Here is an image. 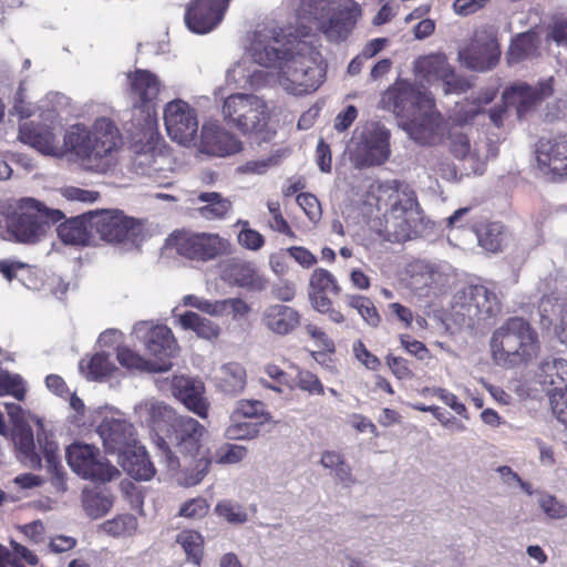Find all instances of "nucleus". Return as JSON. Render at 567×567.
I'll list each match as a JSON object with an SVG mask.
<instances>
[{"instance_id": "f257e3e1", "label": "nucleus", "mask_w": 567, "mask_h": 567, "mask_svg": "<svg viewBox=\"0 0 567 567\" xmlns=\"http://www.w3.org/2000/svg\"><path fill=\"white\" fill-rule=\"evenodd\" d=\"M301 23L311 22L331 42L344 41L353 30L361 9L353 0H290ZM300 35L275 21L258 24L250 40L252 59L277 69V81L288 93L308 94L323 82L326 66L320 51L306 38L310 27L301 24Z\"/></svg>"}, {"instance_id": "f03ea898", "label": "nucleus", "mask_w": 567, "mask_h": 567, "mask_svg": "<svg viewBox=\"0 0 567 567\" xmlns=\"http://www.w3.org/2000/svg\"><path fill=\"white\" fill-rule=\"evenodd\" d=\"M50 115L49 123L21 124L19 140L45 155L59 156L64 150L81 167L94 173H106L116 164L115 153L121 143V134L111 120L99 117L91 127L82 124L70 126L60 146L62 125L53 114Z\"/></svg>"}, {"instance_id": "7ed1b4c3", "label": "nucleus", "mask_w": 567, "mask_h": 567, "mask_svg": "<svg viewBox=\"0 0 567 567\" xmlns=\"http://www.w3.org/2000/svg\"><path fill=\"white\" fill-rule=\"evenodd\" d=\"M206 435L207 430L202 423L188 415H179L173 419L168 441L157 437L156 445L178 485L195 486L207 475L212 457L204 449Z\"/></svg>"}, {"instance_id": "20e7f679", "label": "nucleus", "mask_w": 567, "mask_h": 567, "mask_svg": "<svg viewBox=\"0 0 567 567\" xmlns=\"http://www.w3.org/2000/svg\"><path fill=\"white\" fill-rule=\"evenodd\" d=\"M392 111L400 113L406 103L417 107V113L403 124L404 131L419 144L434 145L440 143L445 132V125L439 112L434 111L433 99L427 92L415 90L408 83L386 90L382 103L390 104ZM391 109V106H388Z\"/></svg>"}, {"instance_id": "39448f33", "label": "nucleus", "mask_w": 567, "mask_h": 567, "mask_svg": "<svg viewBox=\"0 0 567 567\" xmlns=\"http://www.w3.org/2000/svg\"><path fill=\"white\" fill-rule=\"evenodd\" d=\"M491 349L498 363L509 367L527 363L539 350L536 332L523 318H509L492 336Z\"/></svg>"}, {"instance_id": "423d86ee", "label": "nucleus", "mask_w": 567, "mask_h": 567, "mask_svg": "<svg viewBox=\"0 0 567 567\" xmlns=\"http://www.w3.org/2000/svg\"><path fill=\"white\" fill-rule=\"evenodd\" d=\"M225 123L243 135L258 134L264 131L270 118L266 101L256 94L234 93L221 105Z\"/></svg>"}, {"instance_id": "0eeeda50", "label": "nucleus", "mask_w": 567, "mask_h": 567, "mask_svg": "<svg viewBox=\"0 0 567 567\" xmlns=\"http://www.w3.org/2000/svg\"><path fill=\"white\" fill-rule=\"evenodd\" d=\"M63 217L60 209H50L41 202L27 197L19 200L9 227L17 241L34 244L45 236L50 221H58Z\"/></svg>"}, {"instance_id": "6e6552de", "label": "nucleus", "mask_w": 567, "mask_h": 567, "mask_svg": "<svg viewBox=\"0 0 567 567\" xmlns=\"http://www.w3.org/2000/svg\"><path fill=\"white\" fill-rule=\"evenodd\" d=\"M167 247L190 260L209 261L231 252V243L218 234L176 231L166 240Z\"/></svg>"}, {"instance_id": "1a4fd4ad", "label": "nucleus", "mask_w": 567, "mask_h": 567, "mask_svg": "<svg viewBox=\"0 0 567 567\" xmlns=\"http://www.w3.org/2000/svg\"><path fill=\"white\" fill-rule=\"evenodd\" d=\"M390 136V131L380 123L367 124L350 150L353 166L362 169L384 164L391 155Z\"/></svg>"}, {"instance_id": "9d476101", "label": "nucleus", "mask_w": 567, "mask_h": 567, "mask_svg": "<svg viewBox=\"0 0 567 567\" xmlns=\"http://www.w3.org/2000/svg\"><path fill=\"white\" fill-rule=\"evenodd\" d=\"M450 151L461 161L466 174L481 175L484 173L489 157H494L489 142L476 130L466 132L455 128L450 133Z\"/></svg>"}, {"instance_id": "9b49d317", "label": "nucleus", "mask_w": 567, "mask_h": 567, "mask_svg": "<svg viewBox=\"0 0 567 567\" xmlns=\"http://www.w3.org/2000/svg\"><path fill=\"white\" fill-rule=\"evenodd\" d=\"M66 461L71 470L84 480L106 483L120 476V471L91 444H71L66 449Z\"/></svg>"}, {"instance_id": "f8f14e48", "label": "nucleus", "mask_w": 567, "mask_h": 567, "mask_svg": "<svg viewBox=\"0 0 567 567\" xmlns=\"http://www.w3.org/2000/svg\"><path fill=\"white\" fill-rule=\"evenodd\" d=\"M414 72L421 82L441 86L445 94L464 93L470 87V82L456 74L444 53L420 56L414 62Z\"/></svg>"}, {"instance_id": "ddd939ff", "label": "nucleus", "mask_w": 567, "mask_h": 567, "mask_svg": "<svg viewBox=\"0 0 567 567\" xmlns=\"http://www.w3.org/2000/svg\"><path fill=\"white\" fill-rule=\"evenodd\" d=\"M87 219L91 231L109 243L135 244L142 234L140 221L117 209L90 212Z\"/></svg>"}, {"instance_id": "4468645a", "label": "nucleus", "mask_w": 567, "mask_h": 567, "mask_svg": "<svg viewBox=\"0 0 567 567\" xmlns=\"http://www.w3.org/2000/svg\"><path fill=\"white\" fill-rule=\"evenodd\" d=\"M453 309L468 321H482L499 313L501 303L496 293L486 286L468 285L454 295Z\"/></svg>"}, {"instance_id": "2eb2a0df", "label": "nucleus", "mask_w": 567, "mask_h": 567, "mask_svg": "<svg viewBox=\"0 0 567 567\" xmlns=\"http://www.w3.org/2000/svg\"><path fill=\"white\" fill-rule=\"evenodd\" d=\"M501 58L496 32L489 28L477 30L470 44L458 52L460 62L468 70L486 72L494 69Z\"/></svg>"}, {"instance_id": "dca6fc26", "label": "nucleus", "mask_w": 567, "mask_h": 567, "mask_svg": "<svg viewBox=\"0 0 567 567\" xmlns=\"http://www.w3.org/2000/svg\"><path fill=\"white\" fill-rule=\"evenodd\" d=\"M155 383L159 390L171 391L190 412L199 417H207L209 402L205 396V385L200 380L186 375H172L171 378H157Z\"/></svg>"}, {"instance_id": "f3484780", "label": "nucleus", "mask_w": 567, "mask_h": 567, "mask_svg": "<svg viewBox=\"0 0 567 567\" xmlns=\"http://www.w3.org/2000/svg\"><path fill=\"white\" fill-rule=\"evenodd\" d=\"M164 124L173 141L188 146L198 131L197 113L187 102L177 99L165 105Z\"/></svg>"}, {"instance_id": "a211bd4d", "label": "nucleus", "mask_w": 567, "mask_h": 567, "mask_svg": "<svg viewBox=\"0 0 567 567\" xmlns=\"http://www.w3.org/2000/svg\"><path fill=\"white\" fill-rule=\"evenodd\" d=\"M197 148L212 157H229L240 153L244 144L240 138L218 123H206L202 126Z\"/></svg>"}, {"instance_id": "6ab92c4d", "label": "nucleus", "mask_w": 567, "mask_h": 567, "mask_svg": "<svg viewBox=\"0 0 567 567\" xmlns=\"http://www.w3.org/2000/svg\"><path fill=\"white\" fill-rule=\"evenodd\" d=\"M419 220L420 207L414 193H404L386 215V230L393 240L404 241L411 238Z\"/></svg>"}, {"instance_id": "aec40b11", "label": "nucleus", "mask_w": 567, "mask_h": 567, "mask_svg": "<svg viewBox=\"0 0 567 567\" xmlns=\"http://www.w3.org/2000/svg\"><path fill=\"white\" fill-rule=\"evenodd\" d=\"M97 433L109 453L126 454L136 444L133 424L120 414L104 416L97 426Z\"/></svg>"}, {"instance_id": "412c9836", "label": "nucleus", "mask_w": 567, "mask_h": 567, "mask_svg": "<svg viewBox=\"0 0 567 567\" xmlns=\"http://www.w3.org/2000/svg\"><path fill=\"white\" fill-rule=\"evenodd\" d=\"M230 0H194L185 13L189 30L204 34L215 29L224 18Z\"/></svg>"}, {"instance_id": "4be33fe9", "label": "nucleus", "mask_w": 567, "mask_h": 567, "mask_svg": "<svg viewBox=\"0 0 567 567\" xmlns=\"http://www.w3.org/2000/svg\"><path fill=\"white\" fill-rule=\"evenodd\" d=\"M536 161L544 175H567V134L540 138L536 145Z\"/></svg>"}, {"instance_id": "5701e85b", "label": "nucleus", "mask_w": 567, "mask_h": 567, "mask_svg": "<svg viewBox=\"0 0 567 567\" xmlns=\"http://www.w3.org/2000/svg\"><path fill=\"white\" fill-rule=\"evenodd\" d=\"M136 338H142L147 352L159 360L172 358L177 352V343L169 328L166 326L151 327L147 321H140L133 328Z\"/></svg>"}, {"instance_id": "b1692460", "label": "nucleus", "mask_w": 567, "mask_h": 567, "mask_svg": "<svg viewBox=\"0 0 567 567\" xmlns=\"http://www.w3.org/2000/svg\"><path fill=\"white\" fill-rule=\"evenodd\" d=\"M553 93V78L542 81L536 87L526 84L514 85L503 93L505 103L516 109L518 117L530 111L543 99Z\"/></svg>"}, {"instance_id": "393cba45", "label": "nucleus", "mask_w": 567, "mask_h": 567, "mask_svg": "<svg viewBox=\"0 0 567 567\" xmlns=\"http://www.w3.org/2000/svg\"><path fill=\"white\" fill-rule=\"evenodd\" d=\"M301 316L292 307L275 303L266 307L261 313L262 326L278 336H287L300 326Z\"/></svg>"}, {"instance_id": "a878e982", "label": "nucleus", "mask_w": 567, "mask_h": 567, "mask_svg": "<svg viewBox=\"0 0 567 567\" xmlns=\"http://www.w3.org/2000/svg\"><path fill=\"white\" fill-rule=\"evenodd\" d=\"M128 94L134 106L142 107L154 102L161 90V82L156 74L137 69L127 74Z\"/></svg>"}, {"instance_id": "bb28decb", "label": "nucleus", "mask_w": 567, "mask_h": 567, "mask_svg": "<svg viewBox=\"0 0 567 567\" xmlns=\"http://www.w3.org/2000/svg\"><path fill=\"white\" fill-rule=\"evenodd\" d=\"M221 279L236 287L254 291H262L267 288V279L258 274L250 262L230 261L225 265L221 271Z\"/></svg>"}, {"instance_id": "cd10ccee", "label": "nucleus", "mask_w": 567, "mask_h": 567, "mask_svg": "<svg viewBox=\"0 0 567 567\" xmlns=\"http://www.w3.org/2000/svg\"><path fill=\"white\" fill-rule=\"evenodd\" d=\"M341 291L336 277L323 268H317L310 276L308 298L315 310H324L331 300L328 295H339Z\"/></svg>"}, {"instance_id": "c85d7f7f", "label": "nucleus", "mask_w": 567, "mask_h": 567, "mask_svg": "<svg viewBox=\"0 0 567 567\" xmlns=\"http://www.w3.org/2000/svg\"><path fill=\"white\" fill-rule=\"evenodd\" d=\"M197 215L208 221L226 219L233 210V202L218 192H202L194 199Z\"/></svg>"}, {"instance_id": "c756f323", "label": "nucleus", "mask_w": 567, "mask_h": 567, "mask_svg": "<svg viewBox=\"0 0 567 567\" xmlns=\"http://www.w3.org/2000/svg\"><path fill=\"white\" fill-rule=\"evenodd\" d=\"M8 437L13 443L21 462L33 470L42 467L41 457L35 452L33 432L28 422L12 426Z\"/></svg>"}, {"instance_id": "7c9ffc66", "label": "nucleus", "mask_w": 567, "mask_h": 567, "mask_svg": "<svg viewBox=\"0 0 567 567\" xmlns=\"http://www.w3.org/2000/svg\"><path fill=\"white\" fill-rule=\"evenodd\" d=\"M166 157L151 146H144L136 151L132 162L131 171L137 176L148 177L153 182H161L163 165Z\"/></svg>"}, {"instance_id": "2f4dec72", "label": "nucleus", "mask_w": 567, "mask_h": 567, "mask_svg": "<svg viewBox=\"0 0 567 567\" xmlns=\"http://www.w3.org/2000/svg\"><path fill=\"white\" fill-rule=\"evenodd\" d=\"M214 382L218 391L235 396L246 388L247 373L245 368L237 362L225 363L216 371Z\"/></svg>"}, {"instance_id": "473e14b6", "label": "nucleus", "mask_w": 567, "mask_h": 567, "mask_svg": "<svg viewBox=\"0 0 567 567\" xmlns=\"http://www.w3.org/2000/svg\"><path fill=\"white\" fill-rule=\"evenodd\" d=\"M120 456L123 470L133 478L148 481L154 476L155 468L143 446L134 444L133 449Z\"/></svg>"}, {"instance_id": "72a5a7b5", "label": "nucleus", "mask_w": 567, "mask_h": 567, "mask_svg": "<svg viewBox=\"0 0 567 567\" xmlns=\"http://www.w3.org/2000/svg\"><path fill=\"white\" fill-rule=\"evenodd\" d=\"M538 378L543 384L553 386V391L567 388V361L560 358H547L539 365Z\"/></svg>"}, {"instance_id": "f704fd0d", "label": "nucleus", "mask_w": 567, "mask_h": 567, "mask_svg": "<svg viewBox=\"0 0 567 567\" xmlns=\"http://www.w3.org/2000/svg\"><path fill=\"white\" fill-rule=\"evenodd\" d=\"M93 234L89 227L87 214L62 223L58 227L60 239L70 245H87Z\"/></svg>"}, {"instance_id": "c9c22d12", "label": "nucleus", "mask_w": 567, "mask_h": 567, "mask_svg": "<svg viewBox=\"0 0 567 567\" xmlns=\"http://www.w3.org/2000/svg\"><path fill=\"white\" fill-rule=\"evenodd\" d=\"M135 413L142 422L148 425H157L168 422L174 416V411L163 401L147 399L135 406Z\"/></svg>"}, {"instance_id": "e433bc0d", "label": "nucleus", "mask_w": 567, "mask_h": 567, "mask_svg": "<svg viewBox=\"0 0 567 567\" xmlns=\"http://www.w3.org/2000/svg\"><path fill=\"white\" fill-rule=\"evenodd\" d=\"M117 360L121 365L127 369H135L147 372H165L172 368L171 362L150 361L131 349L123 347L117 349Z\"/></svg>"}, {"instance_id": "4c0bfd02", "label": "nucleus", "mask_w": 567, "mask_h": 567, "mask_svg": "<svg viewBox=\"0 0 567 567\" xmlns=\"http://www.w3.org/2000/svg\"><path fill=\"white\" fill-rule=\"evenodd\" d=\"M320 464L324 468L334 471L336 477L344 487H350L355 484L357 480L352 474V468L340 453L336 451H324L321 454Z\"/></svg>"}, {"instance_id": "58836bf2", "label": "nucleus", "mask_w": 567, "mask_h": 567, "mask_svg": "<svg viewBox=\"0 0 567 567\" xmlns=\"http://www.w3.org/2000/svg\"><path fill=\"white\" fill-rule=\"evenodd\" d=\"M179 322L184 329L193 330L199 338L213 340L220 333L218 324L212 320L200 317L198 313L187 311L179 317Z\"/></svg>"}, {"instance_id": "ea45409f", "label": "nucleus", "mask_w": 567, "mask_h": 567, "mask_svg": "<svg viewBox=\"0 0 567 567\" xmlns=\"http://www.w3.org/2000/svg\"><path fill=\"white\" fill-rule=\"evenodd\" d=\"M538 49L537 38L534 33H520L511 44L507 61L518 63L522 60L534 56Z\"/></svg>"}, {"instance_id": "a19ab883", "label": "nucleus", "mask_w": 567, "mask_h": 567, "mask_svg": "<svg viewBox=\"0 0 567 567\" xmlns=\"http://www.w3.org/2000/svg\"><path fill=\"white\" fill-rule=\"evenodd\" d=\"M475 234L481 247L486 251L497 252L503 243L504 226L501 223L493 221L475 228Z\"/></svg>"}, {"instance_id": "79ce46f5", "label": "nucleus", "mask_w": 567, "mask_h": 567, "mask_svg": "<svg viewBox=\"0 0 567 567\" xmlns=\"http://www.w3.org/2000/svg\"><path fill=\"white\" fill-rule=\"evenodd\" d=\"M86 514L92 518L105 515L113 506L111 495L97 491H85L82 498Z\"/></svg>"}, {"instance_id": "37998d69", "label": "nucleus", "mask_w": 567, "mask_h": 567, "mask_svg": "<svg viewBox=\"0 0 567 567\" xmlns=\"http://www.w3.org/2000/svg\"><path fill=\"white\" fill-rule=\"evenodd\" d=\"M343 301L349 307L355 309L369 326L375 328L380 324L381 317L375 306L368 297L361 295H344Z\"/></svg>"}, {"instance_id": "c03bdc74", "label": "nucleus", "mask_w": 567, "mask_h": 567, "mask_svg": "<svg viewBox=\"0 0 567 567\" xmlns=\"http://www.w3.org/2000/svg\"><path fill=\"white\" fill-rule=\"evenodd\" d=\"M38 442L44 455L48 471L62 482L64 471L58 456V444L48 436L42 440L40 435H38Z\"/></svg>"}, {"instance_id": "a18cd8bd", "label": "nucleus", "mask_w": 567, "mask_h": 567, "mask_svg": "<svg viewBox=\"0 0 567 567\" xmlns=\"http://www.w3.org/2000/svg\"><path fill=\"white\" fill-rule=\"evenodd\" d=\"M177 543L181 544L184 551L195 564H199L203 555V537L195 530H183L177 536Z\"/></svg>"}, {"instance_id": "49530a36", "label": "nucleus", "mask_w": 567, "mask_h": 567, "mask_svg": "<svg viewBox=\"0 0 567 567\" xmlns=\"http://www.w3.org/2000/svg\"><path fill=\"white\" fill-rule=\"evenodd\" d=\"M241 417H265L266 421L270 420L269 413L265 411V404L259 400H239L230 414V420L237 421Z\"/></svg>"}, {"instance_id": "de8ad7c7", "label": "nucleus", "mask_w": 567, "mask_h": 567, "mask_svg": "<svg viewBox=\"0 0 567 567\" xmlns=\"http://www.w3.org/2000/svg\"><path fill=\"white\" fill-rule=\"evenodd\" d=\"M215 512L230 524H244L248 520V514L237 502L223 499L217 503Z\"/></svg>"}, {"instance_id": "09e8293b", "label": "nucleus", "mask_w": 567, "mask_h": 567, "mask_svg": "<svg viewBox=\"0 0 567 567\" xmlns=\"http://www.w3.org/2000/svg\"><path fill=\"white\" fill-rule=\"evenodd\" d=\"M137 527L136 518L131 515H121L116 518L104 522L101 528L104 533L112 536H122L132 534Z\"/></svg>"}, {"instance_id": "8fccbe9b", "label": "nucleus", "mask_w": 567, "mask_h": 567, "mask_svg": "<svg viewBox=\"0 0 567 567\" xmlns=\"http://www.w3.org/2000/svg\"><path fill=\"white\" fill-rule=\"evenodd\" d=\"M538 506L550 519L567 518V504L549 493H542L538 497Z\"/></svg>"}, {"instance_id": "3c124183", "label": "nucleus", "mask_w": 567, "mask_h": 567, "mask_svg": "<svg viewBox=\"0 0 567 567\" xmlns=\"http://www.w3.org/2000/svg\"><path fill=\"white\" fill-rule=\"evenodd\" d=\"M412 408L416 411L421 412H431L433 416L446 429L462 433L466 430V426L463 422L458 421L456 417L450 415L449 413L442 411L439 406H430L424 404H413Z\"/></svg>"}, {"instance_id": "603ef678", "label": "nucleus", "mask_w": 567, "mask_h": 567, "mask_svg": "<svg viewBox=\"0 0 567 567\" xmlns=\"http://www.w3.org/2000/svg\"><path fill=\"white\" fill-rule=\"evenodd\" d=\"M259 433V425L252 422L244 421L240 419L231 421V424L226 429L225 435L229 440H251Z\"/></svg>"}, {"instance_id": "864d4df0", "label": "nucleus", "mask_w": 567, "mask_h": 567, "mask_svg": "<svg viewBox=\"0 0 567 567\" xmlns=\"http://www.w3.org/2000/svg\"><path fill=\"white\" fill-rule=\"evenodd\" d=\"M11 394L17 400H22L25 394L22 378L18 374H10L0 371V395Z\"/></svg>"}, {"instance_id": "5fc2aeb1", "label": "nucleus", "mask_w": 567, "mask_h": 567, "mask_svg": "<svg viewBox=\"0 0 567 567\" xmlns=\"http://www.w3.org/2000/svg\"><path fill=\"white\" fill-rule=\"evenodd\" d=\"M87 370L89 378L100 380L111 374L113 365L105 353H96L90 359Z\"/></svg>"}, {"instance_id": "6e6d98bb", "label": "nucleus", "mask_w": 567, "mask_h": 567, "mask_svg": "<svg viewBox=\"0 0 567 567\" xmlns=\"http://www.w3.org/2000/svg\"><path fill=\"white\" fill-rule=\"evenodd\" d=\"M209 505L207 501L203 497H196L184 503L178 512V515L182 517L200 519L205 517L208 513Z\"/></svg>"}, {"instance_id": "4d7b16f0", "label": "nucleus", "mask_w": 567, "mask_h": 567, "mask_svg": "<svg viewBox=\"0 0 567 567\" xmlns=\"http://www.w3.org/2000/svg\"><path fill=\"white\" fill-rule=\"evenodd\" d=\"M297 386L309 394H323V385L316 374L310 371H300L296 377Z\"/></svg>"}, {"instance_id": "13d9d810", "label": "nucleus", "mask_w": 567, "mask_h": 567, "mask_svg": "<svg viewBox=\"0 0 567 567\" xmlns=\"http://www.w3.org/2000/svg\"><path fill=\"white\" fill-rule=\"evenodd\" d=\"M547 38L558 45L567 44V16L554 17L548 27Z\"/></svg>"}, {"instance_id": "bf43d9fd", "label": "nucleus", "mask_w": 567, "mask_h": 567, "mask_svg": "<svg viewBox=\"0 0 567 567\" xmlns=\"http://www.w3.org/2000/svg\"><path fill=\"white\" fill-rule=\"evenodd\" d=\"M297 203L310 220L317 221L321 218V206L315 195L309 193L299 194Z\"/></svg>"}, {"instance_id": "052dcab7", "label": "nucleus", "mask_w": 567, "mask_h": 567, "mask_svg": "<svg viewBox=\"0 0 567 567\" xmlns=\"http://www.w3.org/2000/svg\"><path fill=\"white\" fill-rule=\"evenodd\" d=\"M61 195L71 202H81V203H94L99 198V193L83 189L74 186H66L60 189Z\"/></svg>"}, {"instance_id": "680f3d73", "label": "nucleus", "mask_w": 567, "mask_h": 567, "mask_svg": "<svg viewBox=\"0 0 567 567\" xmlns=\"http://www.w3.org/2000/svg\"><path fill=\"white\" fill-rule=\"evenodd\" d=\"M238 243L246 249L259 250L265 245L264 236L251 228H243L238 234Z\"/></svg>"}, {"instance_id": "e2e57ef3", "label": "nucleus", "mask_w": 567, "mask_h": 567, "mask_svg": "<svg viewBox=\"0 0 567 567\" xmlns=\"http://www.w3.org/2000/svg\"><path fill=\"white\" fill-rule=\"evenodd\" d=\"M550 405L557 420L567 425V388L553 391L550 395Z\"/></svg>"}, {"instance_id": "0e129e2a", "label": "nucleus", "mask_w": 567, "mask_h": 567, "mask_svg": "<svg viewBox=\"0 0 567 567\" xmlns=\"http://www.w3.org/2000/svg\"><path fill=\"white\" fill-rule=\"evenodd\" d=\"M491 0H454L453 11L461 17H467L482 10Z\"/></svg>"}, {"instance_id": "69168bd1", "label": "nucleus", "mask_w": 567, "mask_h": 567, "mask_svg": "<svg viewBox=\"0 0 567 567\" xmlns=\"http://www.w3.org/2000/svg\"><path fill=\"white\" fill-rule=\"evenodd\" d=\"M11 113L18 115L20 118H28L34 113V106L27 101L23 82L20 84L14 96V104Z\"/></svg>"}, {"instance_id": "338daca9", "label": "nucleus", "mask_w": 567, "mask_h": 567, "mask_svg": "<svg viewBox=\"0 0 567 567\" xmlns=\"http://www.w3.org/2000/svg\"><path fill=\"white\" fill-rule=\"evenodd\" d=\"M247 455V449L243 445L228 444L225 446L221 454H219L218 463L220 464H236L243 461Z\"/></svg>"}, {"instance_id": "774afa93", "label": "nucleus", "mask_w": 567, "mask_h": 567, "mask_svg": "<svg viewBox=\"0 0 567 567\" xmlns=\"http://www.w3.org/2000/svg\"><path fill=\"white\" fill-rule=\"evenodd\" d=\"M400 342L410 354L415 355L419 360H425L429 358V350L424 343L412 339L409 334H401Z\"/></svg>"}]
</instances>
